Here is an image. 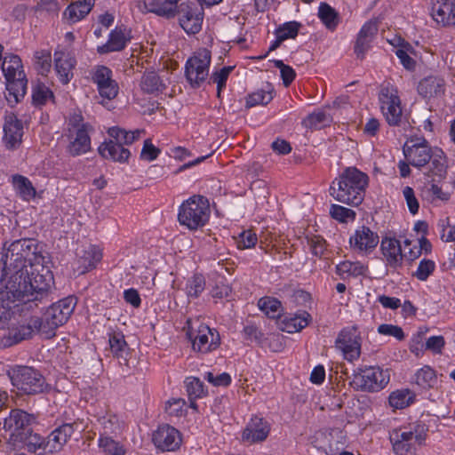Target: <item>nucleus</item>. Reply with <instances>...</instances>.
Here are the masks:
<instances>
[{
    "label": "nucleus",
    "mask_w": 455,
    "mask_h": 455,
    "mask_svg": "<svg viewBox=\"0 0 455 455\" xmlns=\"http://www.w3.org/2000/svg\"><path fill=\"white\" fill-rule=\"evenodd\" d=\"M20 280L21 277L16 275L9 278L0 277V330L8 326L13 307L21 306V311L27 310L23 305L24 290H20L24 283Z\"/></svg>",
    "instance_id": "5"
},
{
    "label": "nucleus",
    "mask_w": 455,
    "mask_h": 455,
    "mask_svg": "<svg viewBox=\"0 0 455 455\" xmlns=\"http://www.w3.org/2000/svg\"><path fill=\"white\" fill-rule=\"evenodd\" d=\"M444 345L445 340L443 336H432L426 342V349L435 354H441Z\"/></svg>",
    "instance_id": "62"
},
{
    "label": "nucleus",
    "mask_w": 455,
    "mask_h": 455,
    "mask_svg": "<svg viewBox=\"0 0 455 455\" xmlns=\"http://www.w3.org/2000/svg\"><path fill=\"white\" fill-rule=\"evenodd\" d=\"M205 289V279L203 275H194L187 283V294L191 298H197Z\"/></svg>",
    "instance_id": "44"
},
{
    "label": "nucleus",
    "mask_w": 455,
    "mask_h": 455,
    "mask_svg": "<svg viewBox=\"0 0 455 455\" xmlns=\"http://www.w3.org/2000/svg\"><path fill=\"white\" fill-rule=\"evenodd\" d=\"M99 424L102 428L100 436H109L116 434L120 429V424L116 415L108 414L98 419Z\"/></svg>",
    "instance_id": "43"
},
{
    "label": "nucleus",
    "mask_w": 455,
    "mask_h": 455,
    "mask_svg": "<svg viewBox=\"0 0 455 455\" xmlns=\"http://www.w3.org/2000/svg\"><path fill=\"white\" fill-rule=\"evenodd\" d=\"M99 445L106 452L113 455H124V450L123 446L119 445L115 440H113L110 436H100L99 440Z\"/></svg>",
    "instance_id": "51"
},
{
    "label": "nucleus",
    "mask_w": 455,
    "mask_h": 455,
    "mask_svg": "<svg viewBox=\"0 0 455 455\" xmlns=\"http://www.w3.org/2000/svg\"><path fill=\"white\" fill-rule=\"evenodd\" d=\"M141 131L136 130L134 132H127L119 127H111L108 129V133L111 137L109 141L119 145H130L140 138Z\"/></svg>",
    "instance_id": "34"
},
{
    "label": "nucleus",
    "mask_w": 455,
    "mask_h": 455,
    "mask_svg": "<svg viewBox=\"0 0 455 455\" xmlns=\"http://www.w3.org/2000/svg\"><path fill=\"white\" fill-rule=\"evenodd\" d=\"M437 382L435 371L429 366H424L415 374V383L422 388L433 387Z\"/></svg>",
    "instance_id": "39"
},
{
    "label": "nucleus",
    "mask_w": 455,
    "mask_h": 455,
    "mask_svg": "<svg viewBox=\"0 0 455 455\" xmlns=\"http://www.w3.org/2000/svg\"><path fill=\"white\" fill-rule=\"evenodd\" d=\"M234 67L228 66L222 68L220 70L214 72L209 80V84H217V97H220L221 90L226 86V82Z\"/></svg>",
    "instance_id": "46"
},
{
    "label": "nucleus",
    "mask_w": 455,
    "mask_h": 455,
    "mask_svg": "<svg viewBox=\"0 0 455 455\" xmlns=\"http://www.w3.org/2000/svg\"><path fill=\"white\" fill-rule=\"evenodd\" d=\"M179 20L182 28L188 34L200 31L203 21V10L196 3H182L178 10Z\"/></svg>",
    "instance_id": "15"
},
{
    "label": "nucleus",
    "mask_w": 455,
    "mask_h": 455,
    "mask_svg": "<svg viewBox=\"0 0 455 455\" xmlns=\"http://www.w3.org/2000/svg\"><path fill=\"white\" fill-rule=\"evenodd\" d=\"M378 332L386 335L395 337L398 340H403L405 338L403 329L398 325L383 323L378 327Z\"/></svg>",
    "instance_id": "56"
},
{
    "label": "nucleus",
    "mask_w": 455,
    "mask_h": 455,
    "mask_svg": "<svg viewBox=\"0 0 455 455\" xmlns=\"http://www.w3.org/2000/svg\"><path fill=\"white\" fill-rule=\"evenodd\" d=\"M188 335L192 340L193 349L200 353L214 350L220 343L219 333L204 324L199 326L196 335L194 336L192 331L188 332Z\"/></svg>",
    "instance_id": "17"
},
{
    "label": "nucleus",
    "mask_w": 455,
    "mask_h": 455,
    "mask_svg": "<svg viewBox=\"0 0 455 455\" xmlns=\"http://www.w3.org/2000/svg\"><path fill=\"white\" fill-rule=\"evenodd\" d=\"M88 124H83L76 131V138L68 146V151L72 156H79L88 152L91 148V139L88 134Z\"/></svg>",
    "instance_id": "29"
},
{
    "label": "nucleus",
    "mask_w": 455,
    "mask_h": 455,
    "mask_svg": "<svg viewBox=\"0 0 455 455\" xmlns=\"http://www.w3.org/2000/svg\"><path fill=\"white\" fill-rule=\"evenodd\" d=\"M128 38L125 36V28L122 27L116 28L109 36L107 44L99 46L98 52L100 54L108 53L110 52L121 51L125 47Z\"/></svg>",
    "instance_id": "30"
},
{
    "label": "nucleus",
    "mask_w": 455,
    "mask_h": 455,
    "mask_svg": "<svg viewBox=\"0 0 455 455\" xmlns=\"http://www.w3.org/2000/svg\"><path fill=\"white\" fill-rule=\"evenodd\" d=\"M189 400H196L204 395L203 382L196 377H188L185 381Z\"/></svg>",
    "instance_id": "45"
},
{
    "label": "nucleus",
    "mask_w": 455,
    "mask_h": 455,
    "mask_svg": "<svg viewBox=\"0 0 455 455\" xmlns=\"http://www.w3.org/2000/svg\"><path fill=\"white\" fill-rule=\"evenodd\" d=\"M351 246L360 251H371L379 243V235L371 231L370 228L362 226L355 230V235L350 237Z\"/></svg>",
    "instance_id": "22"
},
{
    "label": "nucleus",
    "mask_w": 455,
    "mask_h": 455,
    "mask_svg": "<svg viewBox=\"0 0 455 455\" xmlns=\"http://www.w3.org/2000/svg\"><path fill=\"white\" fill-rule=\"evenodd\" d=\"M152 441L157 449L163 451H173L180 448L182 438L175 427L163 425L153 433Z\"/></svg>",
    "instance_id": "16"
},
{
    "label": "nucleus",
    "mask_w": 455,
    "mask_h": 455,
    "mask_svg": "<svg viewBox=\"0 0 455 455\" xmlns=\"http://www.w3.org/2000/svg\"><path fill=\"white\" fill-rule=\"evenodd\" d=\"M12 183L23 199L29 200L36 196V189L31 181L22 175H13Z\"/></svg>",
    "instance_id": "38"
},
{
    "label": "nucleus",
    "mask_w": 455,
    "mask_h": 455,
    "mask_svg": "<svg viewBox=\"0 0 455 455\" xmlns=\"http://www.w3.org/2000/svg\"><path fill=\"white\" fill-rule=\"evenodd\" d=\"M403 196L406 200L407 206L411 214H416L419 211V204L415 196L414 190L411 187H405L403 191Z\"/></svg>",
    "instance_id": "60"
},
{
    "label": "nucleus",
    "mask_w": 455,
    "mask_h": 455,
    "mask_svg": "<svg viewBox=\"0 0 455 455\" xmlns=\"http://www.w3.org/2000/svg\"><path fill=\"white\" fill-rule=\"evenodd\" d=\"M431 16L443 27L455 25V1L433 0Z\"/></svg>",
    "instance_id": "19"
},
{
    "label": "nucleus",
    "mask_w": 455,
    "mask_h": 455,
    "mask_svg": "<svg viewBox=\"0 0 455 455\" xmlns=\"http://www.w3.org/2000/svg\"><path fill=\"white\" fill-rule=\"evenodd\" d=\"M381 251L387 264L394 268L400 267L403 263V254L400 242L395 238L384 237L381 241Z\"/></svg>",
    "instance_id": "25"
},
{
    "label": "nucleus",
    "mask_w": 455,
    "mask_h": 455,
    "mask_svg": "<svg viewBox=\"0 0 455 455\" xmlns=\"http://www.w3.org/2000/svg\"><path fill=\"white\" fill-rule=\"evenodd\" d=\"M76 306L75 299L67 297L50 306L43 318L32 317L29 321L35 331L46 339L55 336L56 329L64 324L72 315Z\"/></svg>",
    "instance_id": "3"
},
{
    "label": "nucleus",
    "mask_w": 455,
    "mask_h": 455,
    "mask_svg": "<svg viewBox=\"0 0 455 455\" xmlns=\"http://www.w3.org/2000/svg\"><path fill=\"white\" fill-rule=\"evenodd\" d=\"M330 214L331 218L339 222H347L348 220H353L355 218V212L353 210L338 204H331Z\"/></svg>",
    "instance_id": "50"
},
{
    "label": "nucleus",
    "mask_w": 455,
    "mask_h": 455,
    "mask_svg": "<svg viewBox=\"0 0 455 455\" xmlns=\"http://www.w3.org/2000/svg\"><path fill=\"white\" fill-rule=\"evenodd\" d=\"M36 250L37 244L33 239L13 241L2 257L4 267L1 277L9 278L13 272L27 268V261L31 262L30 257L36 255Z\"/></svg>",
    "instance_id": "6"
},
{
    "label": "nucleus",
    "mask_w": 455,
    "mask_h": 455,
    "mask_svg": "<svg viewBox=\"0 0 455 455\" xmlns=\"http://www.w3.org/2000/svg\"><path fill=\"white\" fill-rule=\"evenodd\" d=\"M34 331L35 330L33 326H31L30 322L27 325L9 328L7 333L0 339V347H10L26 339L30 338Z\"/></svg>",
    "instance_id": "26"
},
{
    "label": "nucleus",
    "mask_w": 455,
    "mask_h": 455,
    "mask_svg": "<svg viewBox=\"0 0 455 455\" xmlns=\"http://www.w3.org/2000/svg\"><path fill=\"white\" fill-rule=\"evenodd\" d=\"M389 381V374L379 367L369 366L358 368L353 374L351 385L364 392H378Z\"/></svg>",
    "instance_id": "10"
},
{
    "label": "nucleus",
    "mask_w": 455,
    "mask_h": 455,
    "mask_svg": "<svg viewBox=\"0 0 455 455\" xmlns=\"http://www.w3.org/2000/svg\"><path fill=\"white\" fill-rule=\"evenodd\" d=\"M141 90L148 94H155L164 90L165 85L155 71H146L140 80Z\"/></svg>",
    "instance_id": "31"
},
{
    "label": "nucleus",
    "mask_w": 455,
    "mask_h": 455,
    "mask_svg": "<svg viewBox=\"0 0 455 455\" xmlns=\"http://www.w3.org/2000/svg\"><path fill=\"white\" fill-rule=\"evenodd\" d=\"M8 376L14 387L26 395L44 393L49 387L44 377L36 370L28 366H18Z\"/></svg>",
    "instance_id": "9"
},
{
    "label": "nucleus",
    "mask_w": 455,
    "mask_h": 455,
    "mask_svg": "<svg viewBox=\"0 0 455 455\" xmlns=\"http://www.w3.org/2000/svg\"><path fill=\"white\" fill-rule=\"evenodd\" d=\"M98 150L103 158L119 163L126 162L131 156V153L127 148L111 141L102 143L99 147Z\"/></svg>",
    "instance_id": "28"
},
{
    "label": "nucleus",
    "mask_w": 455,
    "mask_h": 455,
    "mask_svg": "<svg viewBox=\"0 0 455 455\" xmlns=\"http://www.w3.org/2000/svg\"><path fill=\"white\" fill-rule=\"evenodd\" d=\"M444 80L438 76L425 77L418 84L419 94L426 100L440 97L444 93Z\"/></svg>",
    "instance_id": "24"
},
{
    "label": "nucleus",
    "mask_w": 455,
    "mask_h": 455,
    "mask_svg": "<svg viewBox=\"0 0 455 455\" xmlns=\"http://www.w3.org/2000/svg\"><path fill=\"white\" fill-rule=\"evenodd\" d=\"M24 445L27 446L29 452L35 453L39 451V454L48 453L46 439L38 434H33L32 428L30 429L29 434L27 435L26 441L23 443V446Z\"/></svg>",
    "instance_id": "40"
},
{
    "label": "nucleus",
    "mask_w": 455,
    "mask_h": 455,
    "mask_svg": "<svg viewBox=\"0 0 455 455\" xmlns=\"http://www.w3.org/2000/svg\"><path fill=\"white\" fill-rule=\"evenodd\" d=\"M378 32V20H371L367 21L361 28L358 36L369 40L373 39Z\"/></svg>",
    "instance_id": "61"
},
{
    "label": "nucleus",
    "mask_w": 455,
    "mask_h": 455,
    "mask_svg": "<svg viewBox=\"0 0 455 455\" xmlns=\"http://www.w3.org/2000/svg\"><path fill=\"white\" fill-rule=\"evenodd\" d=\"M209 216L208 200L202 196H193L180 205L178 220L180 225L196 230L205 225Z\"/></svg>",
    "instance_id": "8"
},
{
    "label": "nucleus",
    "mask_w": 455,
    "mask_h": 455,
    "mask_svg": "<svg viewBox=\"0 0 455 455\" xmlns=\"http://www.w3.org/2000/svg\"><path fill=\"white\" fill-rule=\"evenodd\" d=\"M4 141L9 149H14L21 144L23 136V125L20 120L14 114H9L5 116L4 126Z\"/></svg>",
    "instance_id": "21"
},
{
    "label": "nucleus",
    "mask_w": 455,
    "mask_h": 455,
    "mask_svg": "<svg viewBox=\"0 0 455 455\" xmlns=\"http://www.w3.org/2000/svg\"><path fill=\"white\" fill-rule=\"evenodd\" d=\"M49 97H53L52 91L44 84H38L33 90L32 100L36 105H43Z\"/></svg>",
    "instance_id": "52"
},
{
    "label": "nucleus",
    "mask_w": 455,
    "mask_h": 455,
    "mask_svg": "<svg viewBox=\"0 0 455 455\" xmlns=\"http://www.w3.org/2000/svg\"><path fill=\"white\" fill-rule=\"evenodd\" d=\"M92 7L91 0L77 1L70 4L64 14L71 22H76L84 18L90 12Z\"/></svg>",
    "instance_id": "33"
},
{
    "label": "nucleus",
    "mask_w": 455,
    "mask_h": 455,
    "mask_svg": "<svg viewBox=\"0 0 455 455\" xmlns=\"http://www.w3.org/2000/svg\"><path fill=\"white\" fill-rule=\"evenodd\" d=\"M180 0H152L150 12L168 18L174 17L176 4Z\"/></svg>",
    "instance_id": "36"
},
{
    "label": "nucleus",
    "mask_w": 455,
    "mask_h": 455,
    "mask_svg": "<svg viewBox=\"0 0 455 455\" xmlns=\"http://www.w3.org/2000/svg\"><path fill=\"white\" fill-rule=\"evenodd\" d=\"M371 40L367 38H363L362 36H357L355 44V52L357 58L363 59L365 52L370 48V44Z\"/></svg>",
    "instance_id": "63"
},
{
    "label": "nucleus",
    "mask_w": 455,
    "mask_h": 455,
    "mask_svg": "<svg viewBox=\"0 0 455 455\" xmlns=\"http://www.w3.org/2000/svg\"><path fill=\"white\" fill-rule=\"evenodd\" d=\"M35 416L20 409H13L4 420L3 428L10 433L7 444L12 449H21L29 434Z\"/></svg>",
    "instance_id": "7"
},
{
    "label": "nucleus",
    "mask_w": 455,
    "mask_h": 455,
    "mask_svg": "<svg viewBox=\"0 0 455 455\" xmlns=\"http://www.w3.org/2000/svg\"><path fill=\"white\" fill-rule=\"evenodd\" d=\"M410 400L408 392H393L389 396V404L395 409H403L409 405Z\"/></svg>",
    "instance_id": "54"
},
{
    "label": "nucleus",
    "mask_w": 455,
    "mask_h": 455,
    "mask_svg": "<svg viewBox=\"0 0 455 455\" xmlns=\"http://www.w3.org/2000/svg\"><path fill=\"white\" fill-rule=\"evenodd\" d=\"M273 99L272 92L260 90L248 95L246 99V108H252L257 105H267Z\"/></svg>",
    "instance_id": "48"
},
{
    "label": "nucleus",
    "mask_w": 455,
    "mask_h": 455,
    "mask_svg": "<svg viewBox=\"0 0 455 455\" xmlns=\"http://www.w3.org/2000/svg\"><path fill=\"white\" fill-rule=\"evenodd\" d=\"M257 243V235L251 230L242 232L236 240L238 249H249L253 247Z\"/></svg>",
    "instance_id": "55"
},
{
    "label": "nucleus",
    "mask_w": 455,
    "mask_h": 455,
    "mask_svg": "<svg viewBox=\"0 0 455 455\" xmlns=\"http://www.w3.org/2000/svg\"><path fill=\"white\" fill-rule=\"evenodd\" d=\"M391 442L393 443L394 451L397 455H406L412 450V446L411 444H409V443L401 442L395 437H391Z\"/></svg>",
    "instance_id": "64"
},
{
    "label": "nucleus",
    "mask_w": 455,
    "mask_h": 455,
    "mask_svg": "<svg viewBox=\"0 0 455 455\" xmlns=\"http://www.w3.org/2000/svg\"><path fill=\"white\" fill-rule=\"evenodd\" d=\"M299 26V23L296 21L286 22L276 30V35L284 36V40L295 38L298 35Z\"/></svg>",
    "instance_id": "57"
},
{
    "label": "nucleus",
    "mask_w": 455,
    "mask_h": 455,
    "mask_svg": "<svg viewBox=\"0 0 455 455\" xmlns=\"http://www.w3.org/2000/svg\"><path fill=\"white\" fill-rule=\"evenodd\" d=\"M20 275L25 286L20 287L23 305L27 310L38 307L47 300L48 290L53 283V275L50 268L39 261L30 262L24 270L13 272L10 276Z\"/></svg>",
    "instance_id": "1"
},
{
    "label": "nucleus",
    "mask_w": 455,
    "mask_h": 455,
    "mask_svg": "<svg viewBox=\"0 0 455 455\" xmlns=\"http://www.w3.org/2000/svg\"><path fill=\"white\" fill-rule=\"evenodd\" d=\"M435 264L431 259H423L418 267L414 275L420 281H426L428 276L434 272Z\"/></svg>",
    "instance_id": "53"
},
{
    "label": "nucleus",
    "mask_w": 455,
    "mask_h": 455,
    "mask_svg": "<svg viewBox=\"0 0 455 455\" xmlns=\"http://www.w3.org/2000/svg\"><path fill=\"white\" fill-rule=\"evenodd\" d=\"M336 347L343 352L344 357L352 362L361 354V337L355 326L343 329L336 339Z\"/></svg>",
    "instance_id": "14"
},
{
    "label": "nucleus",
    "mask_w": 455,
    "mask_h": 455,
    "mask_svg": "<svg viewBox=\"0 0 455 455\" xmlns=\"http://www.w3.org/2000/svg\"><path fill=\"white\" fill-rule=\"evenodd\" d=\"M259 307L269 318L275 319L281 315L282 304L275 298L265 297L260 299Z\"/></svg>",
    "instance_id": "41"
},
{
    "label": "nucleus",
    "mask_w": 455,
    "mask_h": 455,
    "mask_svg": "<svg viewBox=\"0 0 455 455\" xmlns=\"http://www.w3.org/2000/svg\"><path fill=\"white\" fill-rule=\"evenodd\" d=\"M379 101L387 124L391 126L399 125L403 110L397 88L389 83L382 84L379 92Z\"/></svg>",
    "instance_id": "11"
},
{
    "label": "nucleus",
    "mask_w": 455,
    "mask_h": 455,
    "mask_svg": "<svg viewBox=\"0 0 455 455\" xmlns=\"http://www.w3.org/2000/svg\"><path fill=\"white\" fill-rule=\"evenodd\" d=\"M406 160L414 167H423L433 156L431 148L425 138H411L403 148Z\"/></svg>",
    "instance_id": "13"
},
{
    "label": "nucleus",
    "mask_w": 455,
    "mask_h": 455,
    "mask_svg": "<svg viewBox=\"0 0 455 455\" xmlns=\"http://www.w3.org/2000/svg\"><path fill=\"white\" fill-rule=\"evenodd\" d=\"M186 402L184 399L177 398L168 401L165 410L172 417H180L183 414Z\"/></svg>",
    "instance_id": "58"
},
{
    "label": "nucleus",
    "mask_w": 455,
    "mask_h": 455,
    "mask_svg": "<svg viewBox=\"0 0 455 455\" xmlns=\"http://www.w3.org/2000/svg\"><path fill=\"white\" fill-rule=\"evenodd\" d=\"M76 426V422L65 423L54 429L46 438L48 453L60 451L74 434Z\"/></svg>",
    "instance_id": "20"
},
{
    "label": "nucleus",
    "mask_w": 455,
    "mask_h": 455,
    "mask_svg": "<svg viewBox=\"0 0 455 455\" xmlns=\"http://www.w3.org/2000/svg\"><path fill=\"white\" fill-rule=\"evenodd\" d=\"M211 59V52L204 48L195 52L188 60L185 75L193 88H198L205 82L209 76Z\"/></svg>",
    "instance_id": "12"
},
{
    "label": "nucleus",
    "mask_w": 455,
    "mask_h": 455,
    "mask_svg": "<svg viewBox=\"0 0 455 455\" xmlns=\"http://www.w3.org/2000/svg\"><path fill=\"white\" fill-rule=\"evenodd\" d=\"M270 431V427L267 422L264 421L261 418L254 417L243 433V438L252 443L264 441Z\"/></svg>",
    "instance_id": "27"
},
{
    "label": "nucleus",
    "mask_w": 455,
    "mask_h": 455,
    "mask_svg": "<svg viewBox=\"0 0 455 455\" xmlns=\"http://www.w3.org/2000/svg\"><path fill=\"white\" fill-rule=\"evenodd\" d=\"M35 59L38 72L45 76L52 67L51 52L47 50L37 51L35 52Z\"/></svg>",
    "instance_id": "47"
},
{
    "label": "nucleus",
    "mask_w": 455,
    "mask_h": 455,
    "mask_svg": "<svg viewBox=\"0 0 455 455\" xmlns=\"http://www.w3.org/2000/svg\"><path fill=\"white\" fill-rule=\"evenodd\" d=\"M2 71L6 80V100L11 105L17 104L25 96L28 84L21 59L15 54L5 56Z\"/></svg>",
    "instance_id": "4"
},
{
    "label": "nucleus",
    "mask_w": 455,
    "mask_h": 455,
    "mask_svg": "<svg viewBox=\"0 0 455 455\" xmlns=\"http://www.w3.org/2000/svg\"><path fill=\"white\" fill-rule=\"evenodd\" d=\"M160 154V149L155 147L150 139L144 141V145L140 153V157L143 160L153 161L157 158Z\"/></svg>",
    "instance_id": "59"
},
{
    "label": "nucleus",
    "mask_w": 455,
    "mask_h": 455,
    "mask_svg": "<svg viewBox=\"0 0 455 455\" xmlns=\"http://www.w3.org/2000/svg\"><path fill=\"white\" fill-rule=\"evenodd\" d=\"M369 177L355 167L346 168L330 186V195L338 202L358 206L363 200Z\"/></svg>",
    "instance_id": "2"
},
{
    "label": "nucleus",
    "mask_w": 455,
    "mask_h": 455,
    "mask_svg": "<svg viewBox=\"0 0 455 455\" xmlns=\"http://www.w3.org/2000/svg\"><path fill=\"white\" fill-rule=\"evenodd\" d=\"M102 259V253L96 246H89L88 250L84 251V256L81 258L82 264L84 269L81 271L82 274L95 268L96 264Z\"/></svg>",
    "instance_id": "42"
},
{
    "label": "nucleus",
    "mask_w": 455,
    "mask_h": 455,
    "mask_svg": "<svg viewBox=\"0 0 455 455\" xmlns=\"http://www.w3.org/2000/svg\"><path fill=\"white\" fill-rule=\"evenodd\" d=\"M109 346L114 356L126 363L129 347L124 335L120 333L111 335L109 338Z\"/></svg>",
    "instance_id": "35"
},
{
    "label": "nucleus",
    "mask_w": 455,
    "mask_h": 455,
    "mask_svg": "<svg viewBox=\"0 0 455 455\" xmlns=\"http://www.w3.org/2000/svg\"><path fill=\"white\" fill-rule=\"evenodd\" d=\"M311 320L312 317L310 314L307 311H303L299 315L283 318L282 321V323L283 324L282 330L288 333L300 331L302 329L308 325Z\"/></svg>",
    "instance_id": "32"
},
{
    "label": "nucleus",
    "mask_w": 455,
    "mask_h": 455,
    "mask_svg": "<svg viewBox=\"0 0 455 455\" xmlns=\"http://www.w3.org/2000/svg\"><path fill=\"white\" fill-rule=\"evenodd\" d=\"M331 121V119L329 115H327L323 111H318L308 115L302 121V124L306 128L314 129L320 124H325L326 123H330Z\"/></svg>",
    "instance_id": "49"
},
{
    "label": "nucleus",
    "mask_w": 455,
    "mask_h": 455,
    "mask_svg": "<svg viewBox=\"0 0 455 455\" xmlns=\"http://www.w3.org/2000/svg\"><path fill=\"white\" fill-rule=\"evenodd\" d=\"M55 70L60 81L67 84L73 77V69L76 66V60L62 51H56L54 53Z\"/></svg>",
    "instance_id": "23"
},
{
    "label": "nucleus",
    "mask_w": 455,
    "mask_h": 455,
    "mask_svg": "<svg viewBox=\"0 0 455 455\" xmlns=\"http://www.w3.org/2000/svg\"><path fill=\"white\" fill-rule=\"evenodd\" d=\"M100 95L107 100H113L118 94V84L112 79V71L105 66H98L92 76Z\"/></svg>",
    "instance_id": "18"
},
{
    "label": "nucleus",
    "mask_w": 455,
    "mask_h": 455,
    "mask_svg": "<svg viewBox=\"0 0 455 455\" xmlns=\"http://www.w3.org/2000/svg\"><path fill=\"white\" fill-rule=\"evenodd\" d=\"M318 16L329 29H334L339 24V14L331 6L322 3L319 6Z\"/></svg>",
    "instance_id": "37"
}]
</instances>
